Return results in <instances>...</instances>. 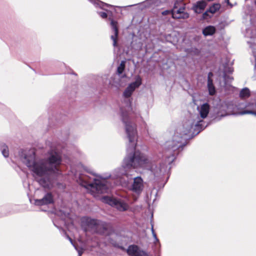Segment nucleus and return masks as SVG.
<instances>
[{"label":"nucleus","instance_id":"f257e3e1","mask_svg":"<svg viewBox=\"0 0 256 256\" xmlns=\"http://www.w3.org/2000/svg\"><path fill=\"white\" fill-rule=\"evenodd\" d=\"M210 105L204 103L197 107L200 118L197 116L194 120H188L184 122L182 126L176 129L172 140L166 142L168 150L165 152V162L160 163L158 168L155 165L154 160L146 156L136 150L137 130L136 125L131 121L130 114L122 112V120L125 125V130L129 140V147L127 149V154L123 160L122 169L118 172L116 176L120 178L127 174V171L132 168H141L151 170L154 174H164L167 170L168 164H170L175 158L176 150L182 146V135L197 134L202 129L203 119L206 118L209 113Z\"/></svg>","mask_w":256,"mask_h":256},{"label":"nucleus","instance_id":"f03ea898","mask_svg":"<svg viewBox=\"0 0 256 256\" xmlns=\"http://www.w3.org/2000/svg\"><path fill=\"white\" fill-rule=\"evenodd\" d=\"M21 160L32 172V175L40 184L48 189L52 187L49 175L57 173L58 171V166L62 162L59 154L52 151L48 160H39L36 158L34 150H30L23 154Z\"/></svg>","mask_w":256,"mask_h":256},{"label":"nucleus","instance_id":"7ed1b4c3","mask_svg":"<svg viewBox=\"0 0 256 256\" xmlns=\"http://www.w3.org/2000/svg\"><path fill=\"white\" fill-rule=\"evenodd\" d=\"M78 182L94 197L99 194L108 192V186L105 178L94 174L80 176Z\"/></svg>","mask_w":256,"mask_h":256},{"label":"nucleus","instance_id":"20e7f679","mask_svg":"<svg viewBox=\"0 0 256 256\" xmlns=\"http://www.w3.org/2000/svg\"><path fill=\"white\" fill-rule=\"evenodd\" d=\"M81 226L85 232L93 230L100 234H104L108 227L106 223L87 216L82 218Z\"/></svg>","mask_w":256,"mask_h":256},{"label":"nucleus","instance_id":"39448f33","mask_svg":"<svg viewBox=\"0 0 256 256\" xmlns=\"http://www.w3.org/2000/svg\"><path fill=\"white\" fill-rule=\"evenodd\" d=\"M222 110L226 112V114L224 116L252 114L256 116V112L248 110H243L238 106L234 104L232 102H225L222 104Z\"/></svg>","mask_w":256,"mask_h":256},{"label":"nucleus","instance_id":"423d86ee","mask_svg":"<svg viewBox=\"0 0 256 256\" xmlns=\"http://www.w3.org/2000/svg\"><path fill=\"white\" fill-rule=\"evenodd\" d=\"M171 14L172 18L175 19H186L189 17V14L185 11L184 4L182 1H176L174 3Z\"/></svg>","mask_w":256,"mask_h":256},{"label":"nucleus","instance_id":"0eeeda50","mask_svg":"<svg viewBox=\"0 0 256 256\" xmlns=\"http://www.w3.org/2000/svg\"><path fill=\"white\" fill-rule=\"evenodd\" d=\"M102 200L104 202L112 206L115 207L120 211L126 210L128 208V205L123 201L118 200L116 198H112L109 196H104Z\"/></svg>","mask_w":256,"mask_h":256},{"label":"nucleus","instance_id":"6e6552de","mask_svg":"<svg viewBox=\"0 0 256 256\" xmlns=\"http://www.w3.org/2000/svg\"><path fill=\"white\" fill-rule=\"evenodd\" d=\"M245 36L251 39V40L248 41V42L250 44L254 56L255 58L256 64L254 68L256 72V30L250 28L246 29Z\"/></svg>","mask_w":256,"mask_h":256},{"label":"nucleus","instance_id":"1a4fd4ad","mask_svg":"<svg viewBox=\"0 0 256 256\" xmlns=\"http://www.w3.org/2000/svg\"><path fill=\"white\" fill-rule=\"evenodd\" d=\"M142 78L138 76L135 78V81L130 83L126 88L123 93V96L126 98H130L134 90L142 84Z\"/></svg>","mask_w":256,"mask_h":256},{"label":"nucleus","instance_id":"9d476101","mask_svg":"<svg viewBox=\"0 0 256 256\" xmlns=\"http://www.w3.org/2000/svg\"><path fill=\"white\" fill-rule=\"evenodd\" d=\"M144 188V181L142 178L138 176L134 178L131 190L136 194H140L142 192Z\"/></svg>","mask_w":256,"mask_h":256},{"label":"nucleus","instance_id":"9b49d317","mask_svg":"<svg viewBox=\"0 0 256 256\" xmlns=\"http://www.w3.org/2000/svg\"><path fill=\"white\" fill-rule=\"evenodd\" d=\"M127 253L131 256H149L147 252L135 245L130 246L127 249Z\"/></svg>","mask_w":256,"mask_h":256},{"label":"nucleus","instance_id":"f8f14e48","mask_svg":"<svg viewBox=\"0 0 256 256\" xmlns=\"http://www.w3.org/2000/svg\"><path fill=\"white\" fill-rule=\"evenodd\" d=\"M54 202L53 196L50 192L46 193L41 199L34 200V204L36 206H43L50 204Z\"/></svg>","mask_w":256,"mask_h":256},{"label":"nucleus","instance_id":"ddd939ff","mask_svg":"<svg viewBox=\"0 0 256 256\" xmlns=\"http://www.w3.org/2000/svg\"><path fill=\"white\" fill-rule=\"evenodd\" d=\"M110 24L114 32V34L111 36V38L113 40V46L116 47L117 46V38L118 36L117 22L114 20H112Z\"/></svg>","mask_w":256,"mask_h":256},{"label":"nucleus","instance_id":"4468645a","mask_svg":"<svg viewBox=\"0 0 256 256\" xmlns=\"http://www.w3.org/2000/svg\"><path fill=\"white\" fill-rule=\"evenodd\" d=\"M206 6V1L204 0L198 1L194 5L193 9L196 12L200 14L202 12Z\"/></svg>","mask_w":256,"mask_h":256},{"label":"nucleus","instance_id":"2eb2a0df","mask_svg":"<svg viewBox=\"0 0 256 256\" xmlns=\"http://www.w3.org/2000/svg\"><path fill=\"white\" fill-rule=\"evenodd\" d=\"M220 8V5L219 4H214L212 6H210L208 10L206 12L203 14V18H206L208 16V12H210L212 14L215 13L216 11L219 10Z\"/></svg>","mask_w":256,"mask_h":256},{"label":"nucleus","instance_id":"dca6fc26","mask_svg":"<svg viewBox=\"0 0 256 256\" xmlns=\"http://www.w3.org/2000/svg\"><path fill=\"white\" fill-rule=\"evenodd\" d=\"M233 72V68L232 67L228 68H225L224 70V78L226 82H231L233 80V78L230 76H227L226 73L231 74Z\"/></svg>","mask_w":256,"mask_h":256},{"label":"nucleus","instance_id":"f3484780","mask_svg":"<svg viewBox=\"0 0 256 256\" xmlns=\"http://www.w3.org/2000/svg\"><path fill=\"white\" fill-rule=\"evenodd\" d=\"M216 32V28L213 26H208L205 28L202 33L205 36H212Z\"/></svg>","mask_w":256,"mask_h":256},{"label":"nucleus","instance_id":"a211bd4d","mask_svg":"<svg viewBox=\"0 0 256 256\" xmlns=\"http://www.w3.org/2000/svg\"><path fill=\"white\" fill-rule=\"evenodd\" d=\"M90 2L94 4L96 6H98L102 9L105 10V7H108L109 6L107 4L104 3L99 0H88Z\"/></svg>","mask_w":256,"mask_h":256},{"label":"nucleus","instance_id":"6ab92c4d","mask_svg":"<svg viewBox=\"0 0 256 256\" xmlns=\"http://www.w3.org/2000/svg\"><path fill=\"white\" fill-rule=\"evenodd\" d=\"M208 88L210 95H214L215 94L216 90L212 83V80H208Z\"/></svg>","mask_w":256,"mask_h":256},{"label":"nucleus","instance_id":"aec40b11","mask_svg":"<svg viewBox=\"0 0 256 256\" xmlns=\"http://www.w3.org/2000/svg\"><path fill=\"white\" fill-rule=\"evenodd\" d=\"M0 149L2 151V154L5 157H8L9 155L8 148L4 144H0Z\"/></svg>","mask_w":256,"mask_h":256},{"label":"nucleus","instance_id":"412c9836","mask_svg":"<svg viewBox=\"0 0 256 256\" xmlns=\"http://www.w3.org/2000/svg\"><path fill=\"white\" fill-rule=\"evenodd\" d=\"M250 96V91L248 88H243L240 92V96L242 98H246Z\"/></svg>","mask_w":256,"mask_h":256},{"label":"nucleus","instance_id":"4be33fe9","mask_svg":"<svg viewBox=\"0 0 256 256\" xmlns=\"http://www.w3.org/2000/svg\"><path fill=\"white\" fill-rule=\"evenodd\" d=\"M124 68H125V62L122 61L120 66L118 67L117 73L118 74H122L124 70Z\"/></svg>","mask_w":256,"mask_h":256},{"label":"nucleus","instance_id":"5701e85b","mask_svg":"<svg viewBox=\"0 0 256 256\" xmlns=\"http://www.w3.org/2000/svg\"><path fill=\"white\" fill-rule=\"evenodd\" d=\"M67 238L69 240L70 242L72 243V244L74 246V248L75 249L77 250V252H78V256H82V251L80 250H78L76 246H74V244H73V242H72V240L68 236H66Z\"/></svg>","mask_w":256,"mask_h":256},{"label":"nucleus","instance_id":"b1692460","mask_svg":"<svg viewBox=\"0 0 256 256\" xmlns=\"http://www.w3.org/2000/svg\"><path fill=\"white\" fill-rule=\"evenodd\" d=\"M151 230H152V236H154L156 242H158V240L157 238L156 234V232L154 231V225L152 224Z\"/></svg>","mask_w":256,"mask_h":256},{"label":"nucleus","instance_id":"393cba45","mask_svg":"<svg viewBox=\"0 0 256 256\" xmlns=\"http://www.w3.org/2000/svg\"><path fill=\"white\" fill-rule=\"evenodd\" d=\"M98 14L103 18H105L107 17V14L105 12H100Z\"/></svg>","mask_w":256,"mask_h":256},{"label":"nucleus","instance_id":"a878e982","mask_svg":"<svg viewBox=\"0 0 256 256\" xmlns=\"http://www.w3.org/2000/svg\"><path fill=\"white\" fill-rule=\"evenodd\" d=\"M170 14H171V10H166L162 12V14L164 16H166Z\"/></svg>","mask_w":256,"mask_h":256},{"label":"nucleus","instance_id":"bb28decb","mask_svg":"<svg viewBox=\"0 0 256 256\" xmlns=\"http://www.w3.org/2000/svg\"><path fill=\"white\" fill-rule=\"evenodd\" d=\"M213 76V74L212 72H210L208 74V80H212V78H211V77H212Z\"/></svg>","mask_w":256,"mask_h":256},{"label":"nucleus","instance_id":"cd10ccee","mask_svg":"<svg viewBox=\"0 0 256 256\" xmlns=\"http://www.w3.org/2000/svg\"><path fill=\"white\" fill-rule=\"evenodd\" d=\"M228 2L229 0H226Z\"/></svg>","mask_w":256,"mask_h":256},{"label":"nucleus","instance_id":"c85d7f7f","mask_svg":"<svg viewBox=\"0 0 256 256\" xmlns=\"http://www.w3.org/2000/svg\"><path fill=\"white\" fill-rule=\"evenodd\" d=\"M254 2H255V4L256 5V0H255Z\"/></svg>","mask_w":256,"mask_h":256}]
</instances>
